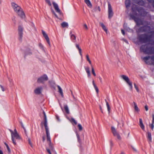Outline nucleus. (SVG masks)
<instances>
[{
	"instance_id": "20",
	"label": "nucleus",
	"mask_w": 154,
	"mask_h": 154,
	"mask_svg": "<svg viewBox=\"0 0 154 154\" xmlns=\"http://www.w3.org/2000/svg\"><path fill=\"white\" fill-rule=\"evenodd\" d=\"M70 38L72 41L74 42H76V36L74 34H72V32L70 31Z\"/></svg>"
},
{
	"instance_id": "63",
	"label": "nucleus",
	"mask_w": 154,
	"mask_h": 154,
	"mask_svg": "<svg viewBox=\"0 0 154 154\" xmlns=\"http://www.w3.org/2000/svg\"><path fill=\"white\" fill-rule=\"evenodd\" d=\"M4 144L6 145V147L8 146V145L6 143H5Z\"/></svg>"
},
{
	"instance_id": "59",
	"label": "nucleus",
	"mask_w": 154,
	"mask_h": 154,
	"mask_svg": "<svg viewBox=\"0 0 154 154\" xmlns=\"http://www.w3.org/2000/svg\"><path fill=\"white\" fill-rule=\"evenodd\" d=\"M45 140V137H43V141H44Z\"/></svg>"
},
{
	"instance_id": "27",
	"label": "nucleus",
	"mask_w": 154,
	"mask_h": 154,
	"mask_svg": "<svg viewBox=\"0 0 154 154\" xmlns=\"http://www.w3.org/2000/svg\"><path fill=\"white\" fill-rule=\"evenodd\" d=\"M85 2L88 7L90 8L92 7V5L89 0H85Z\"/></svg>"
},
{
	"instance_id": "22",
	"label": "nucleus",
	"mask_w": 154,
	"mask_h": 154,
	"mask_svg": "<svg viewBox=\"0 0 154 154\" xmlns=\"http://www.w3.org/2000/svg\"><path fill=\"white\" fill-rule=\"evenodd\" d=\"M139 125H140V127L142 128V129L143 130H144V129H145L144 126L143 125V123L142 120L141 119H140Z\"/></svg>"
},
{
	"instance_id": "45",
	"label": "nucleus",
	"mask_w": 154,
	"mask_h": 154,
	"mask_svg": "<svg viewBox=\"0 0 154 154\" xmlns=\"http://www.w3.org/2000/svg\"><path fill=\"white\" fill-rule=\"evenodd\" d=\"M84 27L86 29H88L87 26L86 24H85L84 25Z\"/></svg>"
},
{
	"instance_id": "23",
	"label": "nucleus",
	"mask_w": 154,
	"mask_h": 154,
	"mask_svg": "<svg viewBox=\"0 0 154 154\" xmlns=\"http://www.w3.org/2000/svg\"><path fill=\"white\" fill-rule=\"evenodd\" d=\"M75 46H76V48L78 49L80 55L82 57V49H81V48L79 47V44H76Z\"/></svg>"
},
{
	"instance_id": "13",
	"label": "nucleus",
	"mask_w": 154,
	"mask_h": 154,
	"mask_svg": "<svg viewBox=\"0 0 154 154\" xmlns=\"http://www.w3.org/2000/svg\"><path fill=\"white\" fill-rule=\"evenodd\" d=\"M150 28L149 26H144L139 28L137 30V32H145L147 31L146 29H149Z\"/></svg>"
},
{
	"instance_id": "38",
	"label": "nucleus",
	"mask_w": 154,
	"mask_h": 154,
	"mask_svg": "<svg viewBox=\"0 0 154 154\" xmlns=\"http://www.w3.org/2000/svg\"><path fill=\"white\" fill-rule=\"evenodd\" d=\"M131 147L134 151L135 152H137V150L135 147L132 146H131Z\"/></svg>"
},
{
	"instance_id": "29",
	"label": "nucleus",
	"mask_w": 154,
	"mask_h": 154,
	"mask_svg": "<svg viewBox=\"0 0 154 154\" xmlns=\"http://www.w3.org/2000/svg\"><path fill=\"white\" fill-rule=\"evenodd\" d=\"M133 103L134 105V109H135V111L137 112L139 111L140 110L139 108H138L136 103H135V102H134Z\"/></svg>"
},
{
	"instance_id": "18",
	"label": "nucleus",
	"mask_w": 154,
	"mask_h": 154,
	"mask_svg": "<svg viewBox=\"0 0 154 154\" xmlns=\"http://www.w3.org/2000/svg\"><path fill=\"white\" fill-rule=\"evenodd\" d=\"M42 89V88L41 86L38 87L34 90V93L36 94H41Z\"/></svg>"
},
{
	"instance_id": "11",
	"label": "nucleus",
	"mask_w": 154,
	"mask_h": 154,
	"mask_svg": "<svg viewBox=\"0 0 154 154\" xmlns=\"http://www.w3.org/2000/svg\"><path fill=\"white\" fill-rule=\"evenodd\" d=\"M108 18L110 19L113 15V12L112 8L111 5L109 2L108 3Z\"/></svg>"
},
{
	"instance_id": "41",
	"label": "nucleus",
	"mask_w": 154,
	"mask_h": 154,
	"mask_svg": "<svg viewBox=\"0 0 154 154\" xmlns=\"http://www.w3.org/2000/svg\"><path fill=\"white\" fill-rule=\"evenodd\" d=\"M153 124H153L152 123L151 124H150L149 125L151 127V128L152 130L153 129V128H154Z\"/></svg>"
},
{
	"instance_id": "55",
	"label": "nucleus",
	"mask_w": 154,
	"mask_h": 154,
	"mask_svg": "<svg viewBox=\"0 0 154 154\" xmlns=\"http://www.w3.org/2000/svg\"><path fill=\"white\" fill-rule=\"evenodd\" d=\"M88 61V62H89V63H90V65H91V66H92V64H91V61L90 60H89Z\"/></svg>"
},
{
	"instance_id": "51",
	"label": "nucleus",
	"mask_w": 154,
	"mask_h": 154,
	"mask_svg": "<svg viewBox=\"0 0 154 154\" xmlns=\"http://www.w3.org/2000/svg\"><path fill=\"white\" fill-rule=\"evenodd\" d=\"M132 10L133 11H135L136 9L135 8H134L133 7H132L131 8Z\"/></svg>"
},
{
	"instance_id": "60",
	"label": "nucleus",
	"mask_w": 154,
	"mask_h": 154,
	"mask_svg": "<svg viewBox=\"0 0 154 154\" xmlns=\"http://www.w3.org/2000/svg\"><path fill=\"white\" fill-rule=\"evenodd\" d=\"M100 110L102 112H102V108H101V107L100 106Z\"/></svg>"
},
{
	"instance_id": "57",
	"label": "nucleus",
	"mask_w": 154,
	"mask_h": 154,
	"mask_svg": "<svg viewBox=\"0 0 154 154\" xmlns=\"http://www.w3.org/2000/svg\"><path fill=\"white\" fill-rule=\"evenodd\" d=\"M0 154H3L2 151L0 149Z\"/></svg>"
},
{
	"instance_id": "32",
	"label": "nucleus",
	"mask_w": 154,
	"mask_h": 154,
	"mask_svg": "<svg viewBox=\"0 0 154 154\" xmlns=\"http://www.w3.org/2000/svg\"><path fill=\"white\" fill-rule=\"evenodd\" d=\"M105 101L106 102V106H107V109H108V110L109 112V110L110 109V107H109V103H108L107 102L106 100V99L105 100Z\"/></svg>"
},
{
	"instance_id": "34",
	"label": "nucleus",
	"mask_w": 154,
	"mask_h": 154,
	"mask_svg": "<svg viewBox=\"0 0 154 154\" xmlns=\"http://www.w3.org/2000/svg\"><path fill=\"white\" fill-rule=\"evenodd\" d=\"M85 69L87 73L90 72L89 68L88 67H85Z\"/></svg>"
},
{
	"instance_id": "52",
	"label": "nucleus",
	"mask_w": 154,
	"mask_h": 154,
	"mask_svg": "<svg viewBox=\"0 0 154 154\" xmlns=\"http://www.w3.org/2000/svg\"><path fill=\"white\" fill-rule=\"evenodd\" d=\"M87 73V74H88V77H90V75H91L90 72Z\"/></svg>"
},
{
	"instance_id": "47",
	"label": "nucleus",
	"mask_w": 154,
	"mask_h": 154,
	"mask_svg": "<svg viewBox=\"0 0 154 154\" xmlns=\"http://www.w3.org/2000/svg\"><path fill=\"white\" fill-rule=\"evenodd\" d=\"M86 57L87 58V59L88 61L90 60L89 58V56L88 55H86Z\"/></svg>"
},
{
	"instance_id": "48",
	"label": "nucleus",
	"mask_w": 154,
	"mask_h": 154,
	"mask_svg": "<svg viewBox=\"0 0 154 154\" xmlns=\"http://www.w3.org/2000/svg\"><path fill=\"white\" fill-rule=\"evenodd\" d=\"M47 152L50 154H51V153L50 150L48 149H47Z\"/></svg>"
},
{
	"instance_id": "9",
	"label": "nucleus",
	"mask_w": 154,
	"mask_h": 154,
	"mask_svg": "<svg viewBox=\"0 0 154 154\" xmlns=\"http://www.w3.org/2000/svg\"><path fill=\"white\" fill-rule=\"evenodd\" d=\"M48 80V78L47 76V75L44 74L38 78L37 80V82L39 83H44L45 81H47Z\"/></svg>"
},
{
	"instance_id": "62",
	"label": "nucleus",
	"mask_w": 154,
	"mask_h": 154,
	"mask_svg": "<svg viewBox=\"0 0 154 154\" xmlns=\"http://www.w3.org/2000/svg\"><path fill=\"white\" fill-rule=\"evenodd\" d=\"M77 138H78V140H79V136L78 135V134L77 135Z\"/></svg>"
},
{
	"instance_id": "26",
	"label": "nucleus",
	"mask_w": 154,
	"mask_h": 154,
	"mask_svg": "<svg viewBox=\"0 0 154 154\" xmlns=\"http://www.w3.org/2000/svg\"><path fill=\"white\" fill-rule=\"evenodd\" d=\"M147 137L148 140L150 142H152V137L151 133L150 132H147Z\"/></svg>"
},
{
	"instance_id": "64",
	"label": "nucleus",
	"mask_w": 154,
	"mask_h": 154,
	"mask_svg": "<svg viewBox=\"0 0 154 154\" xmlns=\"http://www.w3.org/2000/svg\"><path fill=\"white\" fill-rule=\"evenodd\" d=\"M52 12L53 14H54V13H55V12H54V11L53 10H52Z\"/></svg>"
},
{
	"instance_id": "30",
	"label": "nucleus",
	"mask_w": 154,
	"mask_h": 154,
	"mask_svg": "<svg viewBox=\"0 0 154 154\" xmlns=\"http://www.w3.org/2000/svg\"><path fill=\"white\" fill-rule=\"evenodd\" d=\"M61 25L63 28H64L65 27H68V24L66 22H63L61 24Z\"/></svg>"
},
{
	"instance_id": "28",
	"label": "nucleus",
	"mask_w": 154,
	"mask_h": 154,
	"mask_svg": "<svg viewBox=\"0 0 154 154\" xmlns=\"http://www.w3.org/2000/svg\"><path fill=\"white\" fill-rule=\"evenodd\" d=\"M64 108L66 113L67 114H69V112L67 106V105H65L64 106Z\"/></svg>"
},
{
	"instance_id": "31",
	"label": "nucleus",
	"mask_w": 154,
	"mask_h": 154,
	"mask_svg": "<svg viewBox=\"0 0 154 154\" xmlns=\"http://www.w3.org/2000/svg\"><path fill=\"white\" fill-rule=\"evenodd\" d=\"M100 24L103 29L106 32L107 31V29L104 25L102 23H100Z\"/></svg>"
},
{
	"instance_id": "4",
	"label": "nucleus",
	"mask_w": 154,
	"mask_h": 154,
	"mask_svg": "<svg viewBox=\"0 0 154 154\" xmlns=\"http://www.w3.org/2000/svg\"><path fill=\"white\" fill-rule=\"evenodd\" d=\"M151 38L150 36H149L146 34H144L139 35L138 39L141 42L146 43L150 41Z\"/></svg>"
},
{
	"instance_id": "50",
	"label": "nucleus",
	"mask_w": 154,
	"mask_h": 154,
	"mask_svg": "<svg viewBox=\"0 0 154 154\" xmlns=\"http://www.w3.org/2000/svg\"><path fill=\"white\" fill-rule=\"evenodd\" d=\"M121 32H122V33L123 35H124L125 34V32H124V31L123 30V29H122L121 30Z\"/></svg>"
},
{
	"instance_id": "35",
	"label": "nucleus",
	"mask_w": 154,
	"mask_h": 154,
	"mask_svg": "<svg viewBox=\"0 0 154 154\" xmlns=\"http://www.w3.org/2000/svg\"><path fill=\"white\" fill-rule=\"evenodd\" d=\"M79 130L80 131H81L82 130L83 128L81 125L80 124H79L78 125Z\"/></svg>"
},
{
	"instance_id": "56",
	"label": "nucleus",
	"mask_w": 154,
	"mask_h": 154,
	"mask_svg": "<svg viewBox=\"0 0 154 154\" xmlns=\"http://www.w3.org/2000/svg\"><path fill=\"white\" fill-rule=\"evenodd\" d=\"M149 2H152L153 0H147Z\"/></svg>"
},
{
	"instance_id": "16",
	"label": "nucleus",
	"mask_w": 154,
	"mask_h": 154,
	"mask_svg": "<svg viewBox=\"0 0 154 154\" xmlns=\"http://www.w3.org/2000/svg\"><path fill=\"white\" fill-rule=\"evenodd\" d=\"M42 33L45 39H46L47 43H48L50 47L51 46V43L50 42L49 38L48 36V35L46 34V33L44 31H42Z\"/></svg>"
},
{
	"instance_id": "7",
	"label": "nucleus",
	"mask_w": 154,
	"mask_h": 154,
	"mask_svg": "<svg viewBox=\"0 0 154 154\" xmlns=\"http://www.w3.org/2000/svg\"><path fill=\"white\" fill-rule=\"evenodd\" d=\"M22 19H24L26 16L23 9L20 7L15 12Z\"/></svg>"
},
{
	"instance_id": "25",
	"label": "nucleus",
	"mask_w": 154,
	"mask_h": 154,
	"mask_svg": "<svg viewBox=\"0 0 154 154\" xmlns=\"http://www.w3.org/2000/svg\"><path fill=\"white\" fill-rule=\"evenodd\" d=\"M92 83H93V85L94 87V88L96 91V92H97V94H98V92H99V90H98V89L97 87V86L95 84V83H94V80H93L92 81Z\"/></svg>"
},
{
	"instance_id": "39",
	"label": "nucleus",
	"mask_w": 154,
	"mask_h": 154,
	"mask_svg": "<svg viewBox=\"0 0 154 154\" xmlns=\"http://www.w3.org/2000/svg\"><path fill=\"white\" fill-rule=\"evenodd\" d=\"M134 87H135V88L136 89L137 92H138L139 91V89H138V88L137 86L136 85L135 83H134Z\"/></svg>"
},
{
	"instance_id": "42",
	"label": "nucleus",
	"mask_w": 154,
	"mask_h": 154,
	"mask_svg": "<svg viewBox=\"0 0 154 154\" xmlns=\"http://www.w3.org/2000/svg\"><path fill=\"white\" fill-rule=\"evenodd\" d=\"M145 109L146 111H147L148 110V106L147 105H146L145 106Z\"/></svg>"
},
{
	"instance_id": "43",
	"label": "nucleus",
	"mask_w": 154,
	"mask_h": 154,
	"mask_svg": "<svg viewBox=\"0 0 154 154\" xmlns=\"http://www.w3.org/2000/svg\"><path fill=\"white\" fill-rule=\"evenodd\" d=\"M0 87H1V88H2V91H5V89H4V88L1 85H0Z\"/></svg>"
},
{
	"instance_id": "17",
	"label": "nucleus",
	"mask_w": 154,
	"mask_h": 154,
	"mask_svg": "<svg viewBox=\"0 0 154 154\" xmlns=\"http://www.w3.org/2000/svg\"><path fill=\"white\" fill-rule=\"evenodd\" d=\"M136 4L141 6H143L145 4L143 0H132Z\"/></svg>"
},
{
	"instance_id": "15",
	"label": "nucleus",
	"mask_w": 154,
	"mask_h": 154,
	"mask_svg": "<svg viewBox=\"0 0 154 154\" xmlns=\"http://www.w3.org/2000/svg\"><path fill=\"white\" fill-rule=\"evenodd\" d=\"M11 7L14 11L15 12L16 11L20 8L21 7L14 2H12L11 3Z\"/></svg>"
},
{
	"instance_id": "44",
	"label": "nucleus",
	"mask_w": 154,
	"mask_h": 154,
	"mask_svg": "<svg viewBox=\"0 0 154 154\" xmlns=\"http://www.w3.org/2000/svg\"><path fill=\"white\" fill-rule=\"evenodd\" d=\"M6 147H7V149L8 150V151L9 153H10V152H11V150H10V149L9 148V147L8 146H7Z\"/></svg>"
},
{
	"instance_id": "3",
	"label": "nucleus",
	"mask_w": 154,
	"mask_h": 154,
	"mask_svg": "<svg viewBox=\"0 0 154 154\" xmlns=\"http://www.w3.org/2000/svg\"><path fill=\"white\" fill-rule=\"evenodd\" d=\"M44 125L45 127V130L46 131V136L47 137V141L49 142V146L51 149H53V148H52V145L51 143V138L50 136V134L48 130V128L47 125V119L46 117V116H45L44 117Z\"/></svg>"
},
{
	"instance_id": "58",
	"label": "nucleus",
	"mask_w": 154,
	"mask_h": 154,
	"mask_svg": "<svg viewBox=\"0 0 154 154\" xmlns=\"http://www.w3.org/2000/svg\"><path fill=\"white\" fill-rule=\"evenodd\" d=\"M54 14L55 15V17H57V18H58V17H57V15L55 14V13H54Z\"/></svg>"
},
{
	"instance_id": "6",
	"label": "nucleus",
	"mask_w": 154,
	"mask_h": 154,
	"mask_svg": "<svg viewBox=\"0 0 154 154\" xmlns=\"http://www.w3.org/2000/svg\"><path fill=\"white\" fill-rule=\"evenodd\" d=\"M111 130L113 135L116 137L119 140L122 139V137L118 132L117 131V129L114 126L111 127Z\"/></svg>"
},
{
	"instance_id": "12",
	"label": "nucleus",
	"mask_w": 154,
	"mask_h": 154,
	"mask_svg": "<svg viewBox=\"0 0 154 154\" xmlns=\"http://www.w3.org/2000/svg\"><path fill=\"white\" fill-rule=\"evenodd\" d=\"M137 10L140 13V15L142 16L145 17L148 13V12H146L142 7H140L138 8L137 9Z\"/></svg>"
},
{
	"instance_id": "5",
	"label": "nucleus",
	"mask_w": 154,
	"mask_h": 154,
	"mask_svg": "<svg viewBox=\"0 0 154 154\" xmlns=\"http://www.w3.org/2000/svg\"><path fill=\"white\" fill-rule=\"evenodd\" d=\"M142 58L146 64L154 65V55L148 56Z\"/></svg>"
},
{
	"instance_id": "37",
	"label": "nucleus",
	"mask_w": 154,
	"mask_h": 154,
	"mask_svg": "<svg viewBox=\"0 0 154 154\" xmlns=\"http://www.w3.org/2000/svg\"><path fill=\"white\" fill-rule=\"evenodd\" d=\"M45 2L47 3L49 6H51V4L50 0H45Z\"/></svg>"
},
{
	"instance_id": "33",
	"label": "nucleus",
	"mask_w": 154,
	"mask_h": 154,
	"mask_svg": "<svg viewBox=\"0 0 154 154\" xmlns=\"http://www.w3.org/2000/svg\"><path fill=\"white\" fill-rule=\"evenodd\" d=\"M92 72L94 76H96V73H95L94 68L92 66H91Z\"/></svg>"
},
{
	"instance_id": "40",
	"label": "nucleus",
	"mask_w": 154,
	"mask_h": 154,
	"mask_svg": "<svg viewBox=\"0 0 154 154\" xmlns=\"http://www.w3.org/2000/svg\"><path fill=\"white\" fill-rule=\"evenodd\" d=\"M28 142H29V145H30V146L32 147V144L31 141V140H30V138H29L28 139Z\"/></svg>"
},
{
	"instance_id": "21",
	"label": "nucleus",
	"mask_w": 154,
	"mask_h": 154,
	"mask_svg": "<svg viewBox=\"0 0 154 154\" xmlns=\"http://www.w3.org/2000/svg\"><path fill=\"white\" fill-rule=\"evenodd\" d=\"M57 87L58 89V92L60 93V94H61L62 97H63V92L61 88L58 85H57Z\"/></svg>"
},
{
	"instance_id": "1",
	"label": "nucleus",
	"mask_w": 154,
	"mask_h": 154,
	"mask_svg": "<svg viewBox=\"0 0 154 154\" xmlns=\"http://www.w3.org/2000/svg\"><path fill=\"white\" fill-rule=\"evenodd\" d=\"M141 52L148 54H154V47L152 44H148L142 45L140 48Z\"/></svg>"
},
{
	"instance_id": "24",
	"label": "nucleus",
	"mask_w": 154,
	"mask_h": 154,
	"mask_svg": "<svg viewBox=\"0 0 154 154\" xmlns=\"http://www.w3.org/2000/svg\"><path fill=\"white\" fill-rule=\"evenodd\" d=\"M125 5L126 8H128L131 5V1L130 0H126L125 1Z\"/></svg>"
},
{
	"instance_id": "2",
	"label": "nucleus",
	"mask_w": 154,
	"mask_h": 154,
	"mask_svg": "<svg viewBox=\"0 0 154 154\" xmlns=\"http://www.w3.org/2000/svg\"><path fill=\"white\" fill-rule=\"evenodd\" d=\"M9 131L11 133V138L12 142L14 145L17 144V142L19 140H20L21 138L20 136L19 135L16 129L13 131L9 129Z\"/></svg>"
},
{
	"instance_id": "54",
	"label": "nucleus",
	"mask_w": 154,
	"mask_h": 154,
	"mask_svg": "<svg viewBox=\"0 0 154 154\" xmlns=\"http://www.w3.org/2000/svg\"><path fill=\"white\" fill-rule=\"evenodd\" d=\"M151 3H152L153 6L154 8V0H153L152 2Z\"/></svg>"
},
{
	"instance_id": "49",
	"label": "nucleus",
	"mask_w": 154,
	"mask_h": 154,
	"mask_svg": "<svg viewBox=\"0 0 154 154\" xmlns=\"http://www.w3.org/2000/svg\"><path fill=\"white\" fill-rule=\"evenodd\" d=\"M39 46L41 48H43V45L41 43L39 44Z\"/></svg>"
},
{
	"instance_id": "61",
	"label": "nucleus",
	"mask_w": 154,
	"mask_h": 154,
	"mask_svg": "<svg viewBox=\"0 0 154 154\" xmlns=\"http://www.w3.org/2000/svg\"><path fill=\"white\" fill-rule=\"evenodd\" d=\"M43 113L44 116H45L46 114L44 111H43Z\"/></svg>"
},
{
	"instance_id": "14",
	"label": "nucleus",
	"mask_w": 154,
	"mask_h": 154,
	"mask_svg": "<svg viewBox=\"0 0 154 154\" xmlns=\"http://www.w3.org/2000/svg\"><path fill=\"white\" fill-rule=\"evenodd\" d=\"M18 35L19 36V40L21 41L23 35V28L22 26H20L18 27Z\"/></svg>"
},
{
	"instance_id": "53",
	"label": "nucleus",
	"mask_w": 154,
	"mask_h": 154,
	"mask_svg": "<svg viewBox=\"0 0 154 154\" xmlns=\"http://www.w3.org/2000/svg\"><path fill=\"white\" fill-rule=\"evenodd\" d=\"M152 123L154 124V116L153 117Z\"/></svg>"
},
{
	"instance_id": "46",
	"label": "nucleus",
	"mask_w": 154,
	"mask_h": 154,
	"mask_svg": "<svg viewBox=\"0 0 154 154\" xmlns=\"http://www.w3.org/2000/svg\"><path fill=\"white\" fill-rule=\"evenodd\" d=\"M98 78L100 80V83H102V78L100 76H99Z\"/></svg>"
},
{
	"instance_id": "8",
	"label": "nucleus",
	"mask_w": 154,
	"mask_h": 154,
	"mask_svg": "<svg viewBox=\"0 0 154 154\" xmlns=\"http://www.w3.org/2000/svg\"><path fill=\"white\" fill-rule=\"evenodd\" d=\"M121 77L130 86V90L131 91H132L133 88L132 83V82L130 81L128 77L127 76L125 75H121Z\"/></svg>"
},
{
	"instance_id": "10",
	"label": "nucleus",
	"mask_w": 154,
	"mask_h": 154,
	"mask_svg": "<svg viewBox=\"0 0 154 154\" xmlns=\"http://www.w3.org/2000/svg\"><path fill=\"white\" fill-rule=\"evenodd\" d=\"M132 18L134 20L136 23V25L137 26H139L140 25H143V21L137 17H136L134 16H131Z\"/></svg>"
},
{
	"instance_id": "19",
	"label": "nucleus",
	"mask_w": 154,
	"mask_h": 154,
	"mask_svg": "<svg viewBox=\"0 0 154 154\" xmlns=\"http://www.w3.org/2000/svg\"><path fill=\"white\" fill-rule=\"evenodd\" d=\"M53 5L54 8L56 12L59 13H60V10L59 9L57 4L54 2H53Z\"/></svg>"
},
{
	"instance_id": "36",
	"label": "nucleus",
	"mask_w": 154,
	"mask_h": 154,
	"mask_svg": "<svg viewBox=\"0 0 154 154\" xmlns=\"http://www.w3.org/2000/svg\"><path fill=\"white\" fill-rule=\"evenodd\" d=\"M70 121L72 122V123H74L75 124H77V122L75 121V120L73 119L72 118L70 120Z\"/></svg>"
}]
</instances>
